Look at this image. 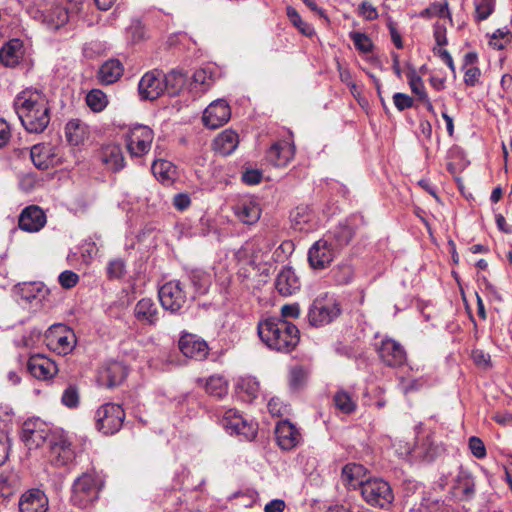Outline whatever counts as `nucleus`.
<instances>
[{"mask_svg":"<svg viewBox=\"0 0 512 512\" xmlns=\"http://www.w3.org/2000/svg\"><path fill=\"white\" fill-rule=\"evenodd\" d=\"M14 110L29 133H42L50 122L46 96L37 89H25L14 99Z\"/></svg>","mask_w":512,"mask_h":512,"instance_id":"obj_1","label":"nucleus"},{"mask_svg":"<svg viewBox=\"0 0 512 512\" xmlns=\"http://www.w3.org/2000/svg\"><path fill=\"white\" fill-rule=\"evenodd\" d=\"M258 335L263 343L272 350L289 353L295 349L300 340L296 325L279 317H268L257 326Z\"/></svg>","mask_w":512,"mask_h":512,"instance_id":"obj_2","label":"nucleus"},{"mask_svg":"<svg viewBox=\"0 0 512 512\" xmlns=\"http://www.w3.org/2000/svg\"><path fill=\"white\" fill-rule=\"evenodd\" d=\"M104 484L103 478L96 472L82 473L72 484L70 498L72 504L81 509L89 507L98 500Z\"/></svg>","mask_w":512,"mask_h":512,"instance_id":"obj_3","label":"nucleus"},{"mask_svg":"<svg viewBox=\"0 0 512 512\" xmlns=\"http://www.w3.org/2000/svg\"><path fill=\"white\" fill-rule=\"evenodd\" d=\"M341 314L340 303L333 295L323 293L317 296L307 312V319L313 327H323L337 319Z\"/></svg>","mask_w":512,"mask_h":512,"instance_id":"obj_4","label":"nucleus"},{"mask_svg":"<svg viewBox=\"0 0 512 512\" xmlns=\"http://www.w3.org/2000/svg\"><path fill=\"white\" fill-rule=\"evenodd\" d=\"M221 426L231 435H236L244 440H253L258 432V424L248 420L236 409L225 410L220 417Z\"/></svg>","mask_w":512,"mask_h":512,"instance_id":"obj_5","label":"nucleus"},{"mask_svg":"<svg viewBox=\"0 0 512 512\" xmlns=\"http://www.w3.org/2000/svg\"><path fill=\"white\" fill-rule=\"evenodd\" d=\"M360 491L365 502L371 506L386 508L394 500L390 484L380 478H369Z\"/></svg>","mask_w":512,"mask_h":512,"instance_id":"obj_6","label":"nucleus"},{"mask_svg":"<svg viewBox=\"0 0 512 512\" xmlns=\"http://www.w3.org/2000/svg\"><path fill=\"white\" fill-rule=\"evenodd\" d=\"M125 412L119 404L105 403L95 413L96 427L106 435L118 432L124 422Z\"/></svg>","mask_w":512,"mask_h":512,"instance_id":"obj_7","label":"nucleus"},{"mask_svg":"<svg viewBox=\"0 0 512 512\" xmlns=\"http://www.w3.org/2000/svg\"><path fill=\"white\" fill-rule=\"evenodd\" d=\"M125 139L130 156L143 157L151 149L154 132L150 127L138 124L129 129Z\"/></svg>","mask_w":512,"mask_h":512,"instance_id":"obj_8","label":"nucleus"},{"mask_svg":"<svg viewBox=\"0 0 512 512\" xmlns=\"http://www.w3.org/2000/svg\"><path fill=\"white\" fill-rule=\"evenodd\" d=\"M337 250L330 238H321L308 251V262L311 268L322 270L328 267L336 256Z\"/></svg>","mask_w":512,"mask_h":512,"instance_id":"obj_9","label":"nucleus"},{"mask_svg":"<svg viewBox=\"0 0 512 512\" xmlns=\"http://www.w3.org/2000/svg\"><path fill=\"white\" fill-rule=\"evenodd\" d=\"M162 307L172 313L179 312L187 301V295L179 281L165 283L158 292Z\"/></svg>","mask_w":512,"mask_h":512,"instance_id":"obj_10","label":"nucleus"},{"mask_svg":"<svg viewBox=\"0 0 512 512\" xmlns=\"http://www.w3.org/2000/svg\"><path fill=\"white\" fill-rule=\"evenodd\" d=\"M50 435L47 425L39 419L27 420L23 423L21 439L28 449H35L43 445Z\"/></svg>","mask_w":512,"mask_h":512,"instance_id":"obj_11","label":"nucleus"},{"mask_svg":"<svg viewBox=\"0 0 512 512\" xmlns=\"http://www.w3.org/2000/svg\"><path fill=\"white\" fill-rule=\"evenodd\" d=\"M138 91L142 99L155 100L165 92L162 71L154 69L146 72L139 81Z\"/></svg>","mask_w":512,"mask_h":512,"instance_id":"obj_12","label":"nucleus"},{"mask_svg":"<svg viewBox=\"0 0 512 512\" xmlns=\"http://www.w3.org/2000/svg\"><path fill=\"white\" fill-rule=\"evenodd\" d=\"M178 347L181 353L190 359L202 361L209 354L207 342L199 336L191 333H183L178 341Z\"/></svg>","mask_w":512,"mask_h":512,"instance_id":"obj_13","label":"nucleus"},{"mask_svg":"<svg viewBox=\"0 0 512 512\" xmlns=\"http://www.w3.org/2000/svg\"><path fill=\"white\" fill-rule=\"evenodd\" d=\"M231 108L224 99L213 101L203 113V123L210 129H217L229 121Z\"/></svg>","mask_w":512,"mask_h":512,"instance_id":"obj_14","label":"nucleus"},{"mask_svg":"<svg viewBox=\"0 0 512 512\" xmlns=\"http://www.w3.org/2000/svg\"><path fill=\"white\" fill-rule=\"evenodd\" d=\"M49 447V460L55 466H66L71 463L75 457L71 443L61 435H52L49 440Z\"/></svg>","mask_w":512,"mask_h":512,"instance_id":"obj_15","label":"nucleus"},{"mask_svg":"<svg viewBox=\"0 0 512 512\" xmlns=\"http://www.w3.org/2000/svg\"><path fill=\"white\" fill-rule=\"evenodd\" d=\"M275 439L280 449L290 451L302 441L299 429L288 420L279 421L275 427Z\"/></svg>","mask_w":512,"mask_h":512,"instance_id":"obj_16","label":"nucleus"},{"mask_svg":"<svg viewBox=\"0 0 512 512\" xmlns=\"http://www.w3.org/2000/svg\"><path fill=\"white\" fill-rule=\"evenodd\" d=\"M27 369L33 377L41 380L51 379L58 372L56 363L41 354L30 356Z\"/></svg>","mask_w":512,"mask_h":512,"instance_id":"obj_17","label":"nucleus"},{"mask_svg":"<svg viewBox=\"0 0 512 512\" xmlns=\"http://www.w3.org/2000/svg\"><path fill=\"white\" fill-rule=\"evenodd\" d=\"M381 360L390 367H398L405 363L406 352L402 345L393 339H384L378 350Z\"/></svg>","mask_w":512,"mask_h":512,"instance_id":"obj_18","label":"nucleus"},{"mask_svg":"<svg viewBox=\"0 0 512 512\" xmlns=\"http://www.w3.org/2000/svg\"><path fill=\"white\" fill-rule=\"evenodd\" d=\"M18 505L20 512H47L48 497L40 489H30L21 495Z\"/></svg>","mask_w":512,"mask_h":512,"instance_id":"obj_19","label":"nucleus"},{"mask_svg":"<svg viewBox=\"0 0 512 512\" xmlns=\"http://www.w3.org/2000/svg\"><path fill=\"white\" fill-rule=\"evenodd\" d=\"M133 313L142 325L156 326L160 320V310L151 298L140 299L135 304Z\"/></svg>","mask_w":512,"mask_h":512,"instance_id":"obj_20","label":"nucleus"},{"mask_svg":"<svg viewBox=\"0 0 512 512\" xmlns=\"http://www.w3.org/2000/svg\"><path fill=\"white\" fill-rule=\"evenodd\" d=\"M127 376L126 366L118 361H110L105 364L99 373V381L102 385L113 388L120 385Z\"/></svg>","mask_w":512,"mask_h":512,"instance_id":"obj_21","label":"nucleus"},{"mask_svg":"<svg viewBox=\"0 0 512 512\" xmlns=\"http://www.w3.org/2000/svg\"><path fill=\"white\" fill-rule=\"evenodd\" d=\"M46 223V216L38 206L26 207L19 216V228L27 232H37Z\"/></svg>","mask_w":512,"mask_h":512,"instance_id":"obj_22","label":"nucleus"},{"mask_svg":"<svg viewBox=\"0 0 512 512\" xmlns=\"http://www.w3.org/2000/svg\"><path fill=\"white\" fill-rule=\"evenodd\" d=\"M367 469L357 463H348L342 468L341 481L350 489H362L368 480Z\"/></svg>","mask_w":512,"mask_h":512,"instance_id":"obj_23","label":"nucleus"},{"mask_svg":"<svg viewBox=\"0 0 512 512\" xmlns=\"http://www.w3.org/2000/svg\"><path fill=\"white\" fill-rule=\"evenodd\" d=\"M294 147L286 142L274 143L267 151V160L276 167L286 166L294 157Z\"/></svg>","mask_w":512,"mask_h":512,"instance_id":"obj_24","label":"nucleus"},{"mask_svg":"<svg viewBox=\"0 0 512 512\" xmlns=\"http://www.w3.org/2000/svg\"><path fill=\"white\" fill-rule=\"evenodd\" d=\"M277 291L283 296H290L300 289V281L291 267H284L275 281Z\"/></svg>","mask_w":512,"mask_h":512,"instance_id":"obj_25","label":"nucleus"},{"mask_svg":"<svg viewBox=\"0 0 512 512\" xmlns=\"http://www.w3.org/2000/svg\"><path fill=\"white\" fill-rule=\"evenodd\" d=\"M234 213L242 223L253 225L260 219L261 208L257 201L245 199L234 207Z\"/></svg>","mask_w":512,"mask_h":512,"instance_id":"obj_26","label":"nucleus"},{"mask_svg":"<svg viewBox=\"0 0 512 512\" xmlns=\"http://www.w3.org/2000/svg\"><path fill=\"white\" fill-rule=\"evenodd\" d=\"M100 159L113 172H118L125 166L121 147L118 144H107L100 151Z\"/></svg>","mask_w":512,"mask_h":512,"instance_id":"obj_27","label":"nucleus"},{"mask_svg":"<svg viewBox=\"0 0 512 512\" xmlns=\"http://www.w3.org/2000/svg\"><path fill=\"white\" fill-rule=\"evenodd\" d=\"M14 292L27 303H40L47 294V289L41 282H25L15 286Z\"/></svg>","mask_w":512,"mask_h":512,"instance_id":"obj_28","label":"nucleus"},{"mask_svg":"<svg viewBox=\"0 0 512 512\" xmlns=\"http://www.w3.org/2000/svg\"><path fill=\"white\" fill-rule=\"evenodd\" d=\"M123 72V64L118 59H109L100 66L97 78L101 84L110 85L117 82Z\"/></svg>","mask_w":512,"mask_h":512,"instance_id":"obj_29","label":"nucleus"},{"mask_svg":"<svg viewBox=\"0 0 512 512\" xmlns=\"http://www.w3.org/2000/svg\"><path fill=\"white\" fill-rule=\"evenodd\" d=\"M292 227L297 231L308 232L314 228V213L307 205H299L290 213Z\"/></svg>","mask_w":512,"mask_h":512,"instance_id":"obj_30","label":"nucleus"},{"mask_svg":"<svg viewBox=\"0 0 512 512\" xmlns=\"http://www.w3.org/2000/svg\"><path fill=\"white\" fill-rule=\"evenodd\" d=\"M22 57L23 43L20 39H11L0 49V61L7 67H15Z\"/></svg>","mask_w":512,"mask_h":512,"instance_id":"obj_31","label":"nucleus"},{"mask_svg":"<svg viewBox=\"0 0 512 512\" xmlns=\"http://www.w3.org/2000/svg\"><path fill=\"white\" fill-rule=\"evenodd\" d=\"M239 137L233 130H224L214 140V150L221 155H230L238 146Z\"/></svg>","mask_w":512,"mask_h":512,"instance_id":"obj_32","label":"nucleus"},{"mask_svg":"<svg viewBox=\"0 0 512 512\" xmlns=\"http://www.w3.org/2000/svg\"><path fill=\"white\" fill-rule=\"evenodd\" d=\"M53 148L49 144L39 143L31 148L30 156L33 164L45 170L53 163Z\"/></svg>","mask_w":512,"mask_h":512,"instance_id":"obj_33","label":"nucleus"},{"mask_svg":"<svg viewBox=\"0 0 512 512\" xmlns=\"http://www.w3.org/2000/svg\"><path fill=\"white\" fill-rule=\"evenodd\" d=\"M203 384L206 392L216 398H223L228 392V383L222 376H211L207 380L198 379Z\"/></svg>","mask_w":512,"mask_h":512,"instance_id":"obj_34","label":"nucleus"},{"mask_svg":"<svg viewBox=\"0 0 512 512\" xmlns=\"http://www.w3.org/2000/svg\"><path fill=\"white\" fill-rule=\"evenodd\" d=\"M187 75L181 70H172L168 74H164L165 91L170 95H177L187 82Z\"/></svg>","mask_w":512,"mask_h":512,"instance_id":"obj_35","label":"nucleus"},{"mask_svg":"<svg viewBox=\"0 0 512 512\" xmlns=\"http://www.w3.org/2000/svg\"><path fill=\"white\" fill-rule=\"evenodd\" d=\"M333 402L335 407L344 414H351L357 408L356 400L349 392L343 389H340L335 393Z\"/></svg>","mask_w":512,"mask_h":512,"instance_id":"obj_36","label":"nucleus"},{"mask_svg":"<svg viewBox=\"0 0 512 512\" xmlns=\"http://www.w3.org/2000/svg\"><path fill=\"white\" fill-rule=\"evenodd\" d=\"M65 134L68 142L77 146L85 138V126L77 119L70 120L65 126Z\"/></svg>","mask_w":512,"mask_h":512,"instance_id":"obj_37","label":"nucleus"},{"mask_svg":"<svg viewBox=\"0 0 512 512\" xmlns=\"http://www.w3.org/2000/svg\"><path fill=\"white\" fill-rule=\"evenodd\" d=\"M419 15L420 17L427 19L433 17L447 18L450 22H452V16L449 11L447 0L431 3L427 8L422 10Z\"/></svg>","mask_w":512,"mask_h":512,"instance_id":"obj_38","label":"nucleus"},{"mask_svg":"<svg viewBox=\"0 0 512 512\" xmlns=\"http://www.w3.org/2000/svg\"><path fill=\"white\" fill-rule=\"evenodd\" d=\"M75 342L74 334L67 332L65 335L51 338L49 345L58 354L66 355L73 350Z\"/></svg>","mask_w":512,"mask_h":512,"instance_id":"obj_39","label":"nucleus"},{"mask_svg":"<svg viewBox=\"0 0 512 512\" xmlns=\"http://www.w3.org/2000/svg\"><path fill=\"white\" fill-rule=\"evenodd\" d=\"M353 237V228L347 224H340L333 232V236H328L327 238L333 241L336 250H338V248L348 245Z\"/></svg>","mask_w":512,"mask_h":512,"instance_id":"obj_40","label":"nucleus"},{"mask_svg":"<svg viewBox=\"0 0 512 512\" xmlns=\"http://www.w3.org/2000/svg\"><path fill=\"white\" fill-rule=\"evenodd\" d=\"M354 270L350 264L341 263L331 270V276L337 285H346L351 282Z\"/></svg>","mask_w":512,"mask_h":512,"instance_id":"obj_41","label":"nucleus"},{"mask_svg":"<svg viewBox=\"0 0 512 512\" xmlns=\"http://www.w3.org/2000/svg\"><path fill=\"white\" fill-rule=\"evenodd\" d=\"M474 486V480L470 475L460 473L454 485V490L456 494L462 495L468 499L474 494Z\"/></svg>","mask_w":512,"mask_h":512,"instance_id":"obj_42","label":"nucleus"},{"mask_svg":"<svg viewBox=\"0 0 512 512\" xmlns=\"http://www.w3.org/2000/svg\"><path fill=\"white\" fill-rule=\"evenodd\" d=\"M86 103L94 112H101L108 104L107 96L100 89H92L86 96Z\"/></svg>","mask_w":512,"mask_h":512,"instance_id":"obj_43","label":"nucleus"},{"mask_svg":"<svg viewBox=\"0 0 512 512\" xmlns=\"http://www.w3.org/2000/svg\"><path fill=\"white\" fill-rule=\"evenodd\" d=\"M350 39L353 41L354 46L361 53H369L373 50V42L365 33L352 31L349 33Z\"/></svg>","mask_w":512,"mask_h":512,"instance_id":"obj_44","label":"nucleus"},{"mask_svg":"<svg viewBox=\"0 0 512 512\" xmlns=\"http://www.w3.org/2000/svg\"><path fill=\"white\" fill-rule=\"evenodd\" d=\"M106 273L110 280L123 278L126 274L125 261L121 258L110 260L107 264Z\"/></svg>","mask_w":512,"mask_h":512,"instance_id":"obj_45","label":"nucleus"},{"mask_svg":"<svg viewBox=\"0 0 512 512\" xmlns=\"http://www.w3.org/2000/svg\"><path fill=\"white\" fill-rule=\"evenodd\" d=\"M407 79L411 91L419 98H426L427 92L425 90L422 78L416 73L414 69H411L407 73Z\"/></svg>","mask_w":512,"mask_h":512,"instance_id":"obj_46","label":"nucleus"},{"mask_svg":"<svg viewBox=\"0 0 512 512\" xmlns=\"http://www.w3.org/2000/svg\"><path fill=\"white\" fill-rule=\"evenodd\" d=\"M495 9V0H481L475 3V20L480 22L486 20Z\"/></svg>","mask_w":512,"mask_h":512,"instance_id":"obj_47","label":"nucleus"},{"mask_svg":"<svg viewBox=\"0 0 512 512\" xmlns=\"http://www.w3.org/2000/svg\"><path fill=\"white\" fill-rule=\"evenodd\" d=\"M306 380V372L300 367L296 366L290 370L289 373V385L291 389L297 390L301 388Z\"/></svg>","mask_w":512,"mask_h":512,"instance_id":"obj_48","label":"nucleus"},{"mask_svg":"<svg viewBox=\"0 0 512 512\" xmlns=\"http://www.w3.org/2000/svg\"><path fill=\"white\" fill-rule=\"evenodd\" d=\"M61 401L68 408H76L79 404L78 389L73 385L68 386L62 394Z\"/></svg>","mask_w":512,"mask_h":512,"instance_id":"obj_49","label":"nucleus"},{"mask_svg":"<svg viewBox=\"0 0 512 512\" xmlns=\"http://www.w3.org/2000/svg\"><path fill=\"white\" fill-rule=\"evenodd\" d=\"M511 38L512 34L509 30L498 29L493 33L490 44L497 49H503L511 41Z\"/></svg>","mask_w":512,"mask_h":512,"instance_id":"obj_50","label":"nucleus"},{"mask_svg":"<svg viewBox=\"0 0 512 512\" xmlns=\"http://www.w3.org/2000/svg\"><path fill=\"white\" fill-rule=\"evenodd\" d=\"M69 16L66 8L55 5L52 8L51 21L55 28H59L68 22Z\"/></svg>","mask_w":512,"mask_h":512,"instance_id":"obj_51","label":"nucleus"},{"mask_svg":"<svg viewBox=\"0 0 512 512\" xmlns=\"http://www.w3.org/2000/svg\"><path fill=\"white\" fill-rule=\"evenodd\" d=\"M170 169H171V163L168 161H165V160H156L152 164L153 174L161 180L170 179V175H169Z\"/></svg>","mask_w":512,"mask_h":512,"instance_id":"obj_52","label":"nucleus"},{"mask_svg":"<svg viewBox=\"0 0 512 512\" xmlns=\"http://www.w3.org/2000/svg\"><path fill=\"white\" fill-rule=\"evenodd\" d=\"M262 178V171L254 168H246L241 175V180L246 185H257L262 181Z\"/></svg>","mask_w":512,"mask_h":512,"instance_id":"obj_53","label":"nucleus"},{"mask_svg":"<svg viewBox=\"0 0 512 512\" xmlns=\"http://www.w3.org/2000/svg\"><path fill=\"white\" fill-rule=\"evenodd\" d=\"M192 78L195 87L200 85L203 90L209 88L212 84V75L205 69L196 70Z\"/></svg>","mask_w":512,"mask_h":512,"instance_id":"obj_54","label":"nucleus"},{"mask_svg":"<svg viewBox=\"0 0 512 512\" xmlns=\"http://www.w3.org/2000/svg\"><path fill=\"white\" fill-rule=\"evenodd\" d=\"M464 70V83L467 86L474 87L479 83L481 71L477 66L463 68Z\"/></svg>","mask_w":512,"mask_h":512,"instance_id":"obj_55","label":"nucleus"},{"mask_svg":"<svg viewBox=\"0 0 512 512\" xmlns=\"http://www.w3.org/2000/svg\"><path fill=\"white\" fill-rule=\"evenodd\" d=\"M58 280L63 288L70 289L78 283L79 276L71 270H65L59 275Z\"/></svg>","mask_w":512,"mask_h":512,"instance_id":"obj_56","label":"nucleus"},{"mask_svg":"<svg viewBox=\"0 0 512 512\" xmlns=\"http://www.w3.org/2000/svg\"><path fill=\"white\" fill-rule=\"evenodd\" d=\"M469 448L471 453L478 459H482L486 456L485 445L483 441L476 436L469 438Z\"/></svg>","mask_w":512,"mask_h":512,"instance_id":"obj_57","label":"nucleus"},{"mask_svg":"<svg viewBox=\"0 0 512 512\" xmlns=\"http://www.w3.org/2000/svg\"><path fill=\"white\" fill-rule=\"evenodd\" d=\"M393 102L395 107L399 111H403L405 109L411 108L413 106V98L407 94L397 92L393 95Z\"/></svg>","mask_w":512,"mask_h":512,"instance_id":"obj_58","label":"nucleus"},{"mask_svg":"<svg viewBox=\"0 0 512 512\" xmlns=\"http://www.w3.org/2000/svg\"><path fill=\"white\" fill-rule=\"evenodd\" d=\"M420 449L422 450L423 456L428 460H432L439 450L430 436H427L426 439L423 440Z\"/></svg>","mask_w":512,"mask_h":512,"instance_id":"obj_59","label":"nucleus"},{"mask_svg":"<svg viewBox=\"0 0 512 512\" xmlns=\"http://www.w3.org/2000/svg\"><path fill=\"white\" fill-rule=\"evenodd\" d=\"M268 410L272 416H283L287 411V405L283 404V402L279 398H272L268 402Z\"/></svg>","mask_w":512,"mask_h":512,"instance_id":"obj_60","label":"nucleus"},{"mask_svg":"<svg viewBox=\"0 0 512 512\" xmlns=\"http://www.w3.org/2000/svg\"><path fill=\"white\" fill-rule=\"evenodd\" d=\"M10 441L8 433L0 430V466L8 459Z\"/></svg>","mask_w":512,"mask_h":512,"instance_id":"obj_61","label":"nucleus"},{"mask_svg":"<svg viewBox=\"0 0 512 512\" xmlns=\"http://www.w3.org/2000/svg\"><path fill=\"white\" fill-rule=\"evenodd\" d=\"M359 14L366 20H375L378 18L377 9L369 2H362L359 6Z\"/></svg>","mask_w":512,"mask_h":512,"instance_id":"obj_62","label":"nucleus"},{"mask_svg":"<svg viewBox=\"0 0 512 512\" xmlns=\"http://www.w3.org/2000/svg\"><path fill=\"white\" fill-rule=\"evenodd\" d=\"M434 38L436 41V44L438 46H445L448 43L447 37H446V27L439 22H436L434 25Z\"/></svg>","mask_w":512,"mask_h":512,"instance_id":"obj_63","label":"nucleus"},{"mask_svg":"<svg viewBox=\"0 0 512 512\" xmlns=\"http://www.w3.org/2000/svg\"><path fill=\"white\" fill-rule=\"evenodd\" d=\"M300 316V306L297 303L286 304L281 308V317L285 318H298Z\"/></svg>","mask_w":512,"mask_h":512,"instance_id":"obj_64","label":"nucleus"}]
</instances>
